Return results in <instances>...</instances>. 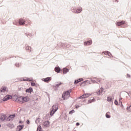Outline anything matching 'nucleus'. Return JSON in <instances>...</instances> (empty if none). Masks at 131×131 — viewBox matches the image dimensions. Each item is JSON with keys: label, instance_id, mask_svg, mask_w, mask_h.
<instances>
[{"label": "nucleus", "instance_id": "nucleus-1", "mask_svg": "<svg viewBox=\"0 0 131 131\" xmlns=\"http://www.w3.org/2000/svg\"><path fill=\"white\" fill-rule=\"evenodd\" d=\"M72 13L75 14H80L82 12V8L81 7H72L71 9Z\"/></svg>", "mask_w": 131, "mask_h": 131}, {"label": "nucleus", "instance_id": "nucleus-2", "mask_svg": "<svg viewBox=\"0 0 131 131\" xmlns=\"http://www.w3.org/2000/svg\"><path fill=\"white\" fill-rule=\"evenodd\" d=\"M58 110V104H56L52 106V107L50 112V115L51 116H53L55 113Z\"/></svg>", "mask_w": 131, "mask_h": 131}, {"label": "nucleus", "instance_id": "nucleus-3", "mask_svg": "<svg viewBox=\"0 0 131 131\" xmlns=\"http://www.w3.org/2000/svg\"><path fill=\"white\" fill-rule=\"evenodd\" d=\"M71 91L72 90L70 89L63 92L62 95V99L65 100V99H66V97H68V96L69 97H70V93H71Z\"/></svg>", "mask_w": 131, "mask_h": 131}, {"label": "nucleus", "instance_id": "nucleus-4", "mask_svg": "<svg viewBox=\"0 0 131 131\" xmlns=\"http://www.w3.org/2000/svg\"><path fill=\"white\" fill-rule=\"evenodd\" d=\"M42 81L44 82H46L47 83H49L52 80V77H48L42 79Z\"/></svg>", "mask_w": 131, "mask_h": 131}, {"label": "nucleus", "instance_id": "nucleus-5", "mask_svg": "<svg viewBox=\"0 0 131 131\" xmlns=\"http://www.w3.org/2000/svg\"><path fill=\"white\" fill-rule=\"evenodd\" d=\"M91 83H92L91 81L89 80H85L80 83V85L82 86V85L84 86L86 85V84H91Z\"/></svg>", "mask_w": 131, "mask_h": 131}, {"label": "nucleus", "instance_id": "nucleus-6", "mask_svg": "<svg viewBox=\"0 0 131 131\" xmlns=\"http://www.w3.org/2000/svg\"><path fill=\"white\" fill-rule=\"evenodd\" d=\"M11 99H12V96L8 95L3 99V102H6V101H8Z\"/></svg>", "mask_w": 131, "mask_h": 131}, {"label": "nucleus", "instance_id": "nucleus-7", "mask_svg": "<svg viewBox=\"0 0 131 131\" xmlns=\"http://www.w3.org/2000/svg\"><path fill=\"white\" fill-rule=\"evenodd\" d=\"M0 119L1 120H2V121H5V120L7 119V115L5 114L0 115Z\"/></svg>", "mask_w": 131, "mask_h": 131}, {"label": "nucleus", "instance_id": "nucleus-8", "mask_svg": "<svg viewBox=\"0 0 131 131\" xmlns=\"http://www.w3.org/2000/svg\"><path fill=\"white\" fill-rule=\"evenodd\" d=\"M23 128H24V125H19L17 126L16 130V131H21V130H22V129H23Z\"/></svg>", "mask_w": 131, "mask_h": 131}, {"label": "nucleus", "instance_id": "nucleus-9", "mask_svg": "<svg viewBox=\"0 0 131 131\" xmlns=\"http://www.w3.org/2000/svg\"><path fill=\"white\" fill-rule=\"evenodd\" d=\"M19 25H25V20L23 18H20L18 20Z\"/></svg>", "mask_w": 131, "mask_h": 131}, {"label": "nucleus", "instance_id": "nucleus-10", "mask_svg": "<svg viewBox=\"0 0 131 131\" xmlns=\"http://www.w3.org/2000/svg\"><path fill=\"white\" fill-rule=\"evenodd\" d=\"M93 43L92 40H88L87 41L84 42V46H91Z\"/></svg>", "mask_w": 131, "mask_h": 131}, {"label": "nucleus", "instance_id": "nucleus-11", "mask_svg": "<svg viewBox=\"0 0 131 131\" xmlns=\"http://www.w3.org/2000/svg\"><path fill=\"white\" fill-rule=\"evenodd\" d=\"M11 97L12 100H13V101H14V102H16L17 101V99H18V96L16 94H14L11 96Z\"/></svg>", "mask_w": 131, "mask_h": 131}, {"label": "nucleus", "instance_id": "nucleus-12", "mask_svg": "<svg viewBox=\"0 0 131 131\" xmlns=\"http://www.w3.org/2000/svg\"><path fill=\"white\" fill-rule=\"evenodd\" d=\"M103 91L104 88H101L97 92H96L97 96H100V95H101V94L103 93Z\"/></svg>", "mask_w": 131, "mask_h": 131}, {"label": "nucleus", "instance_id": "nucleus-13", "mask_svg": "<svg viewBox=\"0 0 131 131\" xmlns=\"http://www.w3.org/2000/svg\"><path fill=\"white\" fill-rule=\"evenodd\" d=\"M7 126L9 127V128H14V127H15V125L14 124H13V123H9L7 124Z\"/></svg>", "mask_w": 131, "mask_h": 131}, {"label": "nucleus", "instance_id": "nucleus-14", "mask_svg": "<svg viewBox=\"0 0 131 131\" xmlns=\"http://www.w3.org/2000/svg\"><path fill=\"white\" fill-rule=\"evenodd\" d=\"M33 92V89L31 87L26 90V93H29V94H31Z\"/></svg>", "mask_w": 131, "mask_h": 131}, {"label": "nucleus", "instance_id": "nucleus-15", "mask_svg": "<svg viewBox=\"0 0 131 131\" xmlns=\"http://www.w3.org/2000/svg\"><path fill=\"white\" fill-rule=\"evenodd\" d=\"M125 23V21H124V20H122L121 21H118L116 23V25L117 26H120L121 25H123V24H124Z\"/></svg>", "mask_w": 131, "mask_h": 131}, {"label": "nucleus", "instance_id": "nucleus-16", "mask_svg": "<svg viewBox=\"0 0 131 131\" xmlns=\"http://www.w3.org/2000/svg\"><path fill=\"white\" fill-rule=\"evenodd\" d=\"M43 125L46 127H48V126H50V122L49 121L43 122Z\"/></svg>", "mask_w": 131, "mask_h": 131}, {"label": "nucleus", "instance_id": "nucleus-17", "mask_svg": "<svg viewBox=\"0 0 131 131\" xmlns=\"http://www.w3.org/2000/svg\"><path fill=\"white\" fill-rule=\"evenodd\" d=\"M54 70L55 72H57V73H60V72L61 71V68L59 67H56L54 69Z\"/></svg>", "mask_w": 131, "mask_h": 131}, {"label": "nucleus", "instance_id": "nucleus-18", "mask_svg": "<svg viewBox=\"0 0 131 131\" xmlns=\"http://www.w3.org/2000/svg\"><path fill=\"white\" fill-rule=\"evenodd\" d=\"M60 45L61 46V47H62V48H69L70 47V45H67V43H61Z\"/></svg>", "mask_w": 131, "mask_h": 131}, {"label": "nucleus", "instance_id": "nucleus-19", "mask_svg": "<svg viewBox=\"0 0 131 131\" xmlns=\"http://www.w3.org/2000/svg\"><path fill=\"white\" fill-rule=\"evenodd\" d=\"M62 71H63V74H66V73L69 72V69L66 68H64L63 69Z\"/></svg>", "mask_w": 131, "mask_h": 131}, {"label": "nucleus", "instance_id": "nucleus-20", "mask_svg": "<svg viewBox=\"0 0 131 131\" xmlns=\"http://www.w3.org/2000/svg\"><path fill=\"white\" fill-rule=\"evenodd\" d=\"M22 100H23V101H24V102H28V101H29V99L27 96L25 97L22 96Z\"/></svg>", "mask_w": 131, "mask_h": 131}, {"label": "nucleus", "instance_id": "nucleus-21", "mask_svg": "<svg viewBox=\"0 0 131 131\" xmlns=\"http://www.w3.org/2000/svg\"><path fill=\"white\" fill-rule=\"evenodd\" d=\"M16 102H17V103H21V102H23L22 96H18Z\"/></svg>", "mask_w": 131, "mask_h": 131}, {"label": "nucleus", "instance_id": "nucleus-22", "mask_svg": "<svg viewBox=\"0 0 131 131\" xmlns=\"http://www.w3.org/2000/svg\"><path fill=\"white\" fill-rule=\"evenodd\" d=\"M25 50H26V51H28V52H31V47H30L29 46H26Z\"/></svg>", "mask_w": 131, "mask_h": 131}, {"label": "nucleus", "instance_id": "nucleus-23", "mask_svg": "<svg viewBox=\"0 0 131 131\" xmlns=\"http://www.w3.org/2000/svg\"><path fill=\"white\" fill-rule=\"evenodd\" d=\"M6 91H7V88H6V86L2 87L0 89L1 93H5Z\"/></svg>", "mask_w": 131, "mask_h": 131}, {"label": "nucleus", "instance_id": "nucleus-24", "mask_svg": "<svg viewBox=\"0 0 131 131\" xmlns=\"http://www.w3.org/2000/svg\"><path fill=\"white\" fill-rule=\"evenodd\" d=\"M25 35H26V36H27V37H32L33 36L32 34L30 33H25Z\"/></svg>", "mask_w": 131, "mask_h": 131}, {"label": "nucleus", "instance_id": "nucleus-25", "mask_svg": "<svg viewBox=\"0 0 131 131\" xmlns=\"http://www.w3.org/2000/svg\"><path fill=\"white\" fill-rule=\"evenodd\" d=\"M105 117L106 118H111V116H110V112H108L106 113L105 114Z\"/></svg>", "mask_w": 131, "mask_h": 131}, {"label": "nucleus", "instance_id": "nucleus-26", "mask_svg": "<svg viewBox=\"0 0 131 131\" xmlns=\"http://www.w3.org/2000/svg\"><path fill=\"white\" fill-rule=\"evenodd\" d=\"M23 81H33V79H30L27 78V79L23 78Z\"/></svg>", "mask_w": 131, "mask_h": 131}, {"label": "nucleus", "instance_id": "nucleus-27", "mask_svg": "<svg viewBox=\"0 0 131 131\" xmlns=\"http://www.w3.org/2000/svg\"><path fill=\"white\" fill-rule=\"evenodd\" d=\"M9 117L10 119H14V118L16 117V115L15 114L10 115Z\"/></svg>", "mask_w": 131, "mask_h": 131}, {"label": "nucleus", "instance_id": "nucleus-28", "mask_svg": "<svg viewBox=\"0 0 131 131\" xmlns=\"http://www.w3.org/2000/svg\"><path fill=\"white\" fill-rule=\"evenodd\" d=\"M83 96H84V99H85V98H89V97H90V96H91L90 94H84L83 95Z\"/></svg>", "mask_w": 131, "mask_h": 131}, {"label": "nucleus", "instance_id": "nucleus-29", "mask_svg": "<svg viewBox=\"0 0 131 131\" xmlns=\"http://www.w3.org/2000/svg\"><path fill=\"white\" fill-rule=\"evenodd\" d=\"M96 101V99L93 98L92 99H90L88 100L89 104H91V103H93V102H95Z\"/></svg>", "mask_w": 131, "mask_h": 131}, {"label": "nucleus", "instance_id": "nucleus-30", "mask_svg": "<svg viewBox=\"0 0 131 131\" xmlns=\"http://www.w3.org/2000/svg\"><path fill=\"white\" fill-rule=\"evenodd\" d=\"M107 102H113L112 97H110L109 96L107 97Z\"/></svg>", "mask_w": 131, "mask_h": 131}, {"label": "nucleus", "instance_id": "nucleus-31", "mask_svg": "<svg viewBox=\"0 0 131 131\" xmlns=\"http://www.w3.org/2000/svg\"><path fill=\"white\" fill-rule=\"evenodd\" d=\"M102 54H104V55H106L107 56H109V54H110V52L109 51H104L102 52Z\"/></svg>", "mask_w": 131, "mask_h": 131}, {"label": "nucleus", "instance_id": "nucleus-32", "mask_svg": "<svg viewBox=\"0 0 131 131\" xmlns=\"http://www.w3.org/2000/svg\"><path fill=\"white\" fill-rule=\"evenodd\" d=\"M40 121V118H38L35 120V123L37 124L38 123H39Z\"/></svg>", "mask_w": 131, "mask_h": 131}, {"label": "nucleus", "instance_id": "nucleus-33", "mask_svg": "<svg viewBox=\"0 0 131 131\" xmlns=\"http://www.w3.org/2000/svg\"><path fill=\"white\" fill-rule=\"evenodd\" d=\"M37 131H41V126L38 125L37 128Z\"/></svg>", "mask_w": 131, "mask_h": 131}, {"label": "nucleus", "instance_id": "nucleus-34", "mask_svg": "<svg viewBox=\"0 0 131 131\" xmlns=\"http://www.w3.org/2000/svg\"><path fill=\"white\" fill-rule=\"evenodd\" d=\"M61 84H62V82H60L58 84H56L55 86L56 88H59L60 86V85H61Z\"/></svg>", "mask_w": 131, "mask_h": 131}, {"label": "nucleus", "instance_id": "nucleus-35", "mask_svg": "<svg viewBox=\"0 0 131 131\" xmlns=\"http://www.w3.org/2000/svg\"><path fill=\"white\" fill-rule=\"evenodd\" d=\"M13 24L14 25H16L17 26H18L19 25V24H18V22H17V21H16V20L13 21Z\"/></svg>", "mask_w": 131, "mask_h": 131}, {"label": "nucleus", "instance_id": "nucleus-36", "mask_svg": "<svg viewBox=\"0 0 131 131\" xmlns=\"http://www.w3.org/2000/svg\"><path fill=\"white\" fill-rule=\"evenodd\" d=\"M74 112H75V111H74V110H71L69 112V114L72 115L73 114V113H74Z\"/></svg>", "mask_w": 131, "mask_h": 131}, {"label": "nucleus", "instance_id": "nucleus-37", "mask_svg": "<svg viewBox=\"0 0 131 131\" xmlns=\"http://www.w3.org/2000/svg\"><path fill=\"white\" fill-rule=\"evenodd\" d=\"M15 66H16V67L19 68L20 67V63H15Z\"/></svg>", "mask_w": 131, "mask_h": 131}, {"label": "nucleus", "instance_id": "nucleus-38", "mask_svg": "<svg viewBox=\"0 0 131 131\" xmlns=\"http://www.w3.org/2000/svg\"><path fill=\"white\" fill-rule=\"evenodd\" d=\"M79 82V81L78 80V79L77 80H75L74 81V84H77V83H78Z\"/></svg>", "mask_w": 131, "mask_h": 131}, {"label": "nucleus", "instance_id": "nucleus-39", "mask_svg": "<svg viewBox=\"0 0 131 131\" xmlns=\"http://www.w3.org/2000/svg\"><path fill=\"white\" fill-rule=\"evenodd\" d=\"M31 85L32 86H36V84H35V82H31Z\"/></svg>", "mask_w": 131, "mask_h": 131}, {"label": "nucleus", "instance_id": "nucleus-40", "mask_svg": "<svg viewBox=\"0 0 131 131\" xmlns=\"http://www.w3.org/2000/svg\"><path fill=\"white\" fill-rule=\"evenodd\" d=\"M91 82L92 83H98V82L95 80L91 79Z\"/></svg>", "mask_w": 131, "mask_h": 131}, {"label": "nucleus", "instance_id": "nucleus-41", "mask_svg": "<svg viewBox=\"0 0 131 131\" xmlns=\"http://www.w3.org/2000/svg\"><path fill=\"white\" fill-rule=\"evenodd\" d=\"M84 99V97L83 95H82V96L79 97L77 98L78 100H79V99Z\"/></svg>", "mask_w": 131, "mask_h": 131}, {"label": "nucleus", "instance_id": "nucleus-42", "mask_svg": "<svg viewBox=\"0 0 131 131\" xmlns=\"http://www.w3.org/2000/svg\"><path fill=\"white\" fill-rule=\"evenodd\" d=\"M127 110H128L129 111L131 112V105L129 106H127L126 108Z\"/></svg>", "mask_w": 131, "mask_h": 131}, {"label": "nucleus", "instance_id": "nucleus-43", "mask_svg": "<svg viewBox=\"0 0 131 131\" xmlns=\"http://www.w3.org/2000/svg\"><path fill=\"white\" fill-rule=\"evenodd\" d=\"M114 103L115 105H116L117 106H118V101L117 100H115Z\"/></svg>", "mask_w": 131, "mask_h": 131}, {"label": "nucleus", "instance_id": "nucleus-44", "mask_svg": "<svg viewBox=\"0 0 131 131\" xmlns=\"http://www.w3.org/2000/svg\"><path fill=\"white\" fill-rule=\"evenodd\" d=\"M78 80L80 82L81 81H83V78H80L78 79Z\"/></svg>", "mask_w": 131, "mask_h": 131}, {"label": "nucleus", "instance_id": "nucleus-45", "mask_svg": "<svg viewBox=\"0 0 131 131\" xmlns=\"http://www.w3.org/2000/svg\"><path fill=\"white\" fill-rule=\"evenodd\" d=\"M75 108H76V109H78V108H79V107H80V106L79 105L76 104L75 105Z\"/></svg>", "mask_w": 131, "mask_h": 131}, {"label": "nucleus", "instance_id": "nucleus-46", "mask_svg": "<svg viewBox=\"0 0 131 131\" xmlns=\"http://www.w3.org/2000/svg\"><path fill=\"white\" fill-rule=\"evenodd\" d=\"M122 100V98H120L119 99V103H121H121H122V101H121Z\"/></svg>", "mask_w": 131, "mask_h": 131}, {"label": "nucleus", "instance_id": "nucleus-47", "mask_svg": "<svg viewBox=\"0 0 131 131\" xmlns=\"http://www.w3.org/2000/svg\"><path fill=\"white\" fill-rule=\"evenodd\" d=\"M26 123L27 124H29V123H30V121L28 119L27 120Z\"/></svg>", "mask_w": 131, "mask_h": 131}, {"label": "nucleus", "instance_id": "nucleus-48", "mask_svg": "<svg viewBox=\"0 0 131 131\" xmlns=\"http://www.w3.org/2000/svg\"><path fill=\"white\" fill-rule=\"evenodd\" d=\"M7 121H11V119L10 118V117H8L7 118Z\"/></svg>", "mask_w": 131, "mask_h": 131}, {"label": "nucleus", "instance_id": "nucleus-49", "mask_svg": "<svg viewBox=\"0 0 131 131\" xmlns=\"http://www.w3.org/2000/svg\"><path fill=\"white\" fill-rule=\"evenodd\" d=\"M96 80H97V81H98V82H101V80H98V78H95Z\"/></svg>", "mask_w": 131, "mask_h": 131}, {"label": "nucleus", "instance_id": "nucleus-50", "mask_svg": "<svg viewBox=\"0 0 131 131\" xmlns=\"http://www.w3.org/2000/svg\"><path fill=\"white\" fill-rule=\"evenodd\" d=\"M119 105H120V106L121 107H123V104H122V102L120 103H119Z\"/></svg>", "mask_w": 131, "mask_h": 131}, {"label": "nucleus", "instance_id": "nucleus-51", "mask_svg": "<svg viewBox=\"0 0 131 131\" xmlns=\"http://www.w3.org/2000/svg\"><path fill=\"white\" fill-rule=\"evenodd\" d=\"M80 123H78V122H77L76 123V125L77 126H78V125H80Z\"/></svg>", "mask_w": 131, "mask_h": 131}, {"label": "nucleus", "instance_id": "nucleus-52", "mask_svg": "<svg viewBox=\"0 0 131 131\" xmlns=\"http://www.w3.org/2000/svg\"><path fill=\"white\" fill-rule=\"evenodd\" d=\"M127 77H129H129H130V75L127 74Z\"/></svg>", "mask_w": 131, "mask_h": 131}, {"label": "nucleus", "instance_id": "nucleus-53", "mask_svg": "<svg viewBox=\"0 0 131 131\" xmlns=\"http://www.w3.org/2000/svg\"><path fill=\"white\" fill-rule=\"evenodd\" d=\"M109 57H111L112 56V54H111V53L110 52V54L108 55Z\"/></svg>", "mask_w": 131, "mask_h": 131}, {"label": "nucleus", "instance_id": "nucleus-54", "mask_svg": "<svg viewBox=\"0 0 131 131\" xmlns=\"http://www.w3.org/2000/svg\"><path fill=\"white\" fill-rule=\"evenodd\" d=\"M22 122H22V121H21V120L19 121V123H22Z\"/></svg>", "mask_w": 131, "mask_h": 131}, {"label": "nucleus", "instance_id": "nucleus-55", "mask_svg": "<svg viewBox=\"0 0 131 131\" xmlns=\"http://www.w3.org/2000/svg\"><path fill=\"white\" fill-rule=\"evenodd\" d=\"M115 2H116L117 3H118V0H115Z\"/></svg>", "mask_w": 131, "mask_h": 131}, {"label": "nucleus", "instance_id": "nucleus-56", "mask_svg": "<svg viewBox=\"0 0 131 131\" xmlns=\"http://www.w3.org/2000/svg\"><path fill=\"white\" fill-rule=\"evenodd\" d=\"M3 101L2 100H0V103H2Z\"/></svg>", "mask_w": 131, "mask_h": 131}, {"label": "nucleus", "instance_id": "nucleus-57", "mask_svg": "<svg viewBox=\"0 0 131 131\" xmlns=\"http://www.w3.org/2000/svg\"><path fill=\"white\" fill-rule=\"evenodd\" d=\"M10 58H14V57H10Z\"/></svg>", "mask_w": 131, "mask_h": 131}, {"label": "nucleus", "instance_id": "nucleus-58", "mask_svg": "<svg viewBox=\"0 0 131 131\" xmlns=\"http://www.w3.org/2000/svg\"><path fill=\"white\" fill-rule=\"evenodd\" d=\"M0 127H2V125L0 124Z\"/></svg>", "mask_w": 131, "mask_h": 131}, {"label": "nucleus", "instance_id": "nucleus-59", "mask_svg": "<svg viewBox=\"0 0 131 131\" xmlns=\"http://www.w3.org/2000/svg\"><path fill=\"white\" fill-rule=\"evenodd\" d=\"M128 96H129V93H128Z\"/></svg>", "mask_w": 131, "mask_h": 131}, {"label": "nucleus", "instance_id": "nucleus-60", "mask_svg": "<svg viewBox=\"0 0 131 131\" xmlns=\"http://www.w3.org/2000/svg\"><path fill=\"white\" fill-rule=\"evenodd\" d=\"M34 1H35L36 2V1H37V0H34Z\"/></svg>", "mask_w": 131, "mask_h": 131}]
</instances>
